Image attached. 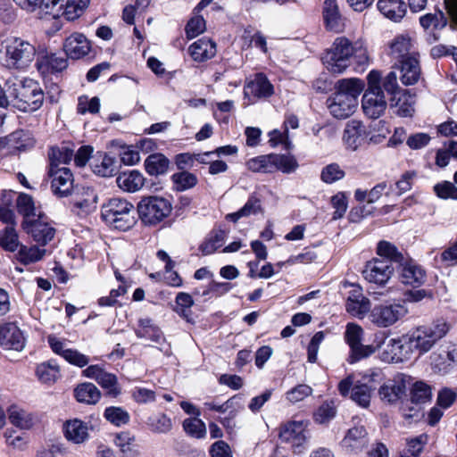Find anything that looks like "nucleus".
<instances>
[{"label": "nucleus", "mask_w": 457, "mask_h": 457, "mask_svg": "<svg viewBox=\"0 0 457 457\" xmlns=\"http://www.w3.org/2000/svg\"><path fill=\"white\" fill-rule=\"evenodd\" d=\"M91 167L95 174L104 178L112 177L116 171L114 159L106 154L95 157Z\"/></svg>", "instance_id": "e433bc0d"}, {"label": "nucleus", "mask_w": 457, "mask_h": 457, "mask_svg": "<svg viewBox=\"0 0 457 457\" xmlns=\"http://www.w3.org/2000/svg\"><path fill=\"white\" fill-rule=\"evenodd\" d=\"M8 417L14 427L22 430L32 428L36 422V418L32 413L18 406H11L8 409Z\"/></svg>", "instance_id": "72a5a7b5"}, {"label": "nucleus", "mask_w": 457, "mask_h": 457, "mask_svg": "<svg viewBox=\"0 0 457 457\" xmlns=\"http://www.w3.org/2000/svg\"><path fill=\"white\" fill-rule=\"evenodd\" d=\"M321 60L329 72L341 74L351 65H354L355 70L364 71L370 62V56L361 38L351 41L346 37H338Z\"/></svg>", "instance_id": "f257e3e1"}, {"label": "nucleus", "mask_w": 457, "mask_h": 457, "mask_svg": "<svg viewBox=\"0 0 457 457\" xmlns=\"http://www.w3.org/2000/svg\"><path fill=\"white\" fill-rule=\"evenodd\" d=\"M89 0H68L62 16L67 21H74L82 15Z\"/></svg>", "instance_id": "6e6d98bb"}, {"label": "nucleus", "mask_w": 457, "mask_h": 457, "mask_svg": "<svg viewBox=\"0 0 457 457\" xmlns=\"http://www.w3.org/2000/svg\"><path fill=\"white\" fill-rule=\"evenodd\" d=\"M368 444L367 431L363 427H354L347 431L342 445L349 452L361 451Z\"/></svg>", "instance_id": "a878e982"}, {"label": "nucleus", "mask_w": 457, "mask_h": 457, "mask_svg": "<svg viewBox=\"0 0 457 457\" xmlns=\"http://www.w3.org/2000/svg\"><path fill=\"white\" fill-rule=\"evenodd\" d=\"M337 410L333 401L323 403L314 413V419L319 423H326L333 419Z\"/></svg>", "instance_id": "680f3d73"}, {"label": "nucleus", "mask_w": 457, "mask_h": 457, "mask_svg": "<svg viewBox=\"0 0 457 457\" xmlns=\"http://www.w3.org/2000/svg\"><path fill=\"white\" fill-rule=\"evenodd\" d=\"M407 313L408 308L404 303L386 302L374 305L368 314V318L374 326L386 328L403 319Z\"/></svg>", "instance_id": "6e6552de"}, {"label": "nucleus", "mask_w": 457, "mask_h": 457, "mask_svg": "<svg viewBox=\"0 0 457 457\" xmlns=\"http://www.w3.org/2000/svg\"><path fill=\"white\" fill-rule=\"evenodd\" d=\"M205 21L201 16L192 18L186 26V34L188 38H194L205 30Z\"/></svg>", "instance_id": "338daca9"}, {"label": "nucleus", "mask_w": 457, "mask_h": 457, "mask_svg": "<svg viewBox=\"0 0 457 457\" xmlns=\"http://www.w3.org/2000/svg\"><path fill=\"white\" fill-rule=\"evenodd\" d=\"M183 428L187 434L195 438H203L206 435L205 424L198 419L185 420Z\"/></svg>", "instance_id": "bf43d9fd"}, {"label": "nucleus", "mask_w": 457, "mask_h": 457, "mask_svg": "<svg viewBox=\"0 0 457 457\" xmlns=\"http://www.w3.org/2000/svg\"><path fill=\"white\" fill-rule=\"evenodd\" d=\"M136 335L139 338L148 339L157 344H161L164 341L161 329L154 326L149 319H142L139 320L138 328L136 329Z\"/></svg>", "instance_id": "c9c22d12"}, {"label": "nucleus", "mask_w": 457, "mask_h": 457, "mask_svg": "<svg viewBox=\"0 0 457 457\" xmlns=\"http://www.w3.org/2000/svg\"><path fill=\"white\" fill-rule=\"evenodd\" d=\"M116 182L123 191L134 193L142 188L145 184V178L141 172L134 170L120 174Z\"/></svg>", "instance_id": "2f4dec72"}, {"label": "nucleus", "mask_w": 457, "mask_h": 457, "mask_svg": "<svg viewBox=\"0 0 457 457\" xmlns=\"http://www.w3.org/2000/svg\"><path fill=\"white\" fill-rule=\"evenodd\" d=\"M411 352L407 337L403 335L387 341L380 354V359L388 363H399L409 359Z\"/></svg>", "instance_id": "2eb2a0df"}, {"label": "nucleus", "mask_w": 457, "mask_h": 457, "mask_svg": "<svg viewBox=\"0 0 457 457\" xmlns=\"http://www.w3.org/2000/svg\"><path fill=\"white\" fill-rule=\"evenodd\" d=\"M245 166L254 173H272L274 172L273 154L250 158L246 161Z\"/></svg>", "instance_id": "ea45409f"}, {"label": "nucleus", "mask_w": 457, "mask_h": 457, "mask_svg": "<svg viewBox=\"0 0 457 457\" xmlns=\"http://www.w3.org/2000/svg\"><path fill=\"white\" fill-rule=\"evenodd\" d=\"M5 443L8 446L14 450L23 451L26 449L28 441L25 436L16 435V431L12 429H6L4 433Z\"/></svg>", "instance_id": "e2e57ef3"}, {"label": "nucleus", "mask_w": 457, "mask_h": 457, "mask_svg": "<svg viewBox=\"0 0 457 457\" xmlns=\"http://www.w3.org/2000/svg\"><path fill=\"white\" fill-rule=\"evenodd\" d=\"M390 54L399 61L410 55L418 56L411 38L407 35H399L390 44Z\"/></svg>", "instance_id": "7c9ffc66"}, {"label": "nucleus", "mask_w": 457, "mask_h": 457, "mask_svg": "<svg viewBox=\"0 0 457 457\" xmlns=\"http://www.w3.org/2000/svg\"><path fill=\"white\" fill-rule=\"evenodd\" d=\"M171 180L177 191H185L194 187L197 184V178L195 174L188 171L174 173Z\"/></svg>", "instance_id": "3c124183"}, {"label": "nucleus", "mask_w": 457, "mask_h": 457, "mask_svg": "<svg viewBox=\"0 0 457 457\" xmlns=\"http://www.w3.org/2000/svg\"><path fill=\"white\" fill-rule=\"evenodd\" d=\"M279 437L282 441L292 443L293 446L302 445L306 439L303 422H288L281 428Z\"/></svg>", "instance_id": "cd10ccee"}, {"label": "nucleus", "mask_w": 457, "mask_h": 457, "mask_svg": "<svg viewBox=\"0 0 457 457\" xmlns=\"http://www.w3.org/2000/svg\"><path fill=\"white\" fill-rule=\"evenodd\" d=\"M345 309L352 316L363 319L371 310L370 301L363 295L361 288L354 287L349 292Z\"/></svg>", "instance_id": "6ab92c4d"}, {"label": "nucleus", "mask_w": 457, "mask_h": 457, "mask_svg": "<svg viewBox=\"0 0 457 457\" xmlns=\"http://www.w3.org/2000/svg\"><path fill=\"white\" fill-rule=\"evenodd\" d=\"M394 270L388 260L373 258L366 262L362 275L368 282L383 286L390 279Z\"/></svg>", "instance_id": "4468645a"}, {"label": "nucleus", "mask_w": 457, "mask_h": 457, "mask_svg": "<svg viewBox=\"0 0 457 457\" xmlns=\"http://www.w3.org/2000/svg\"><path fill=\"white\" fill-rule=\"evenodd\" d=\"M36 376L42 384L46 386L54 385L57 377L56 361L49 360L39 363L36 368Z\"/></svg>", "instance_id": "58836bf2"}, {"label": "nucleus", "mask_w": 457, "mask_h": 457, "mask_svg": "<svg viewBox=\"0 0 457 457\" xmlns=\"http://www.w3.org/2000/svg\"><path fill=\"white\" fill-rule=\"evenodd\" d=\"M22 228L36 242L43 245L52 240L55 233V229L48 225L47 217L40 212L37 219L23 221Z\"/></svg>", "instance_id": "dca6fc26"}, {"label": "nucleus", "mask_w": 457, "mask_h": 457, "mask_svg": "<svg viewBox=\"0 0 457 457\" xmlns=\"http://www.w3.org/2000/svg\"><path fill=\"white\" fill-rule=\"evenodd\" d=\"M361 107L370 119L379 118L386 111V101L382 88L367 89L361 99Z\"/></svg>", "instance_id": "f3484780"}, {"label": "nucleus", "mask_w": 457, "mask_h": 457, "mask_svg": "<svg viewBox=\"0 0 457 457\" xmlns=\"http://www.w3.org/2000/svg\"><path fill=\"white\" fill-rule=\"evenodd\" d=\"M345 171L337 163H330L325 166L320 173V179L327 184H332L345 177Z\"/></svg>", "instance_id": "052dcab7"}, {"label": "nucleus", "mask_w": 457, "mask_h": 457, "mask_svg": "<svg viewBox=\"0 0 457 457\" xmlns=\"http://www.w3.org/2000/svg\"><path fill=\"white\" fill-rule=\"evenodd\" d=\"M37 67L45 82L54 86V79H57V57L55 54H45L40 56Z\"/></svg>", "instance_id": "c756f323"}, {"label": "nucleus", "mask_w": 457, "mask_h": 457, "mask_svg": "<svg viewBox=\"0 0 457 457\" xmlns=\"http://www.w3.org/2000/svg\"><path fill=\"white\" fill-rule=\"evenodd\" d=\"M273 93V86L262 73L256 74L254 79L249 81L245 87V95L248 96L269 97Z\"/></svg>", "instance_id": "393cba45"}, {"label": "nucleus", "mask_w": 457, "mask_h": 457, "mask_svg": "<svg viewBox=\"0 0 457 457\" xmlns=\"http://www.w3.org/2000/svg\"><path fill=\"white\" fill-rule=\"evenodd\" d=\"M216 44L210 38L202 37L188 47L192 59L197 62H206L215 56Z\"/></svg>", "instance_id": "4be33fe9"}, {"label": "nucleus", "mask_w": 457, "mask_h": 457, "mask_svg": "<svg viewBox=\"0 0 457 457\" xmlns=\"http://www.w3.org/2000/svg\"><path fill=\"white\" fill-rule=\"evenodd\" d=\"M448 22V19L442 11L435 13H427L420 17V24L424 29H442Z\"/></svg>", "instance_id": "a18cd8bd"}, {"label": "nucleus", "mask_w": 457, "mask_h": 457, "mask_svg": "<svg viewBox=\"0 0 457 457\" xmlns=\"http://www.w3.org/2000/svg\"><path fill=\"white\" fill-rule=\"evenodd\" d=\"M426 280V271L419 264L406 262L402 269V281L406 285L420 287Z\"/></svg>", "instance_id": "473e14b6"}, {"label": "nucleus", "mask_w": 457, "mask_h": 457, "mask_svg": "<svg viewBox=\"0 0 457 457\" xmlns=\"http://www.w3.org/2000/svg\"><path fill=\"white\" fill-rule=\"evenodd\" d=\"M363 334V328L360 325L352 322L346 325L344 337L350 347L348 362L351 364L370 357L378 348L372 345L361 344Z\"/></svg>", "instance_id": "9d476101"}, {"label": "nucleus", "mask_w": 457, "mask_h": 457, "mask_svg": "<svg viewBox=\"0 0 457 457\" xmlns=\"http://www.w3.org/2000/svg\"><path fill=\"white\" fill-rule=\"evenodd\" d=\"M377 254L382 258L380 260H388L390 263L402 262L403 255L398 251L397 247L390 242L380 241L377 245Z\"/></svg>", "instance_id": "49530a36"}, {"label": "nucleus", "mask_w": 457, "mask_h": 457, "mask_svg": "<svg viewBox=\"0 0 457 457\" xmlns=\"http://www.w3.org/2000/svg\"><path fill=\"white\" fill-rule=\"evenodd\" d=\"M91 49L90 42L81 33L75 32L66 38L63 50L73 60L86 56Z\"/></svg>", "instance_id": "aec40b11"}, {"label": "nucleus", "mask_w": 457, "mask_h": 457, "mask_svg": "<svg viewBox=\"0 0 457 457\" xmlns=\"http://www.w3.org/2000/svg\"><path fill=\"white\" fill-rule=\"evenodd\" d=\"M171 204L163 197L147 196L142 198L137 204L140 219L145 224H156L171 212Z\"/></svg>", "instance_id": "1a4fd4ad"}, {"label": "nucleus", "mask_w": 457, "mask_h": 457, "mask_svg": "<svg viewBox=\"0 0 457 457\" xmlns=\"http://www.w3.org/2000/svg\"><path fill=\"white\" fill-rule=\"evenodd\" d=\"M131 396L137 403L145 404L154 402L155 392L151 389L137 386L131 391Z\"/></svg>", "instance_id": "774afa93"}, {"label": "nucleus", "mask_w": 457, "mask_h": 457, "mask_svg": "<svg viewBox=\"0 0 457 457\" xmlns=\"http://www.w3.org/2000/svg\"><path fill=\"white\" fill-rule=\"evenodd\" d=\"M148 429L156 434H167L172 429L171 419L162 412L150 415L145 422Z\"/></svg>", "instance_id": "4c0bfd02"}, {"label": "nucleus", "mask_w": 457, "mask_h": 457, "mask_svg": "<svg viewBox=\"0 0 457 457\" xmlns=\"http://www.w3.org/2000/svg\"><path fill=\"white\" fill-rule=\"evenodd\" d=\"M312 394V388L305 384L298 385L286 394V398L293 403L303 401Z\"/></svg>", "instance_id": "0e129e2a"}, {"label": "nucleus", "mask_w": 457, "mask_h": 457, "mask_svg": "<svg viewBox=\"0 0 457 457\" xmlns=\"http://www.w3.org/2000/svg\"><path fill=\"white\" fill-rule=\"evenodd\" d=\"M404 390L405 386L403 382L388 380L380 386L378 394L382 401L395 403L401 398Z\"/></svg>", "instance_id": "f704fd0d"}, {"label": "nucleus", "mask_w": 457, "mask_h": 457, "mask_svg": "<svg viewBox=\"0 0 457 457\" xmlns=\"http://www.w3.org/2000/svg\"><path fill=\"white\" fill-rule=\"evenodd\" d=\"M0 245L6 251L14 252L19 246V238L14 225L0 230Z\"/></svg>", "instance_id": "603ef678"}, {"label": "nucleus", "mask_w": 457, "mask_h": 457, "mask_svg": "<svg viewBox=\"0 0 457 457\" xmlns=\"http://www.w3.org/2000/svg\"><path fill=\"white\" fill-rule=\"evenodd\" d=\"M273 166L274 171L292 173L297 169L298 163L294 156L273 154Z\"/></svg>", "instance_id": "864d4df0"}, {"label": "nucleus", "mask_w": 457, "mask_h": 457, "mask_svg": "<svg viewBox=\"0 0 457 457\" xmlns=\"http://www.w3.org/2000/svg\"><path fill=\"white\" fill-rule=\"evenodd\" d=\"M323 20L328 30L341 32L345 28V20L340 13L337 0H325L323 4Z\"/></svg>", "instance_id": "412c9836"}, {"label": "nucleus", "mask_w": 457, "mask_h": 457, "mask_svg": "<svg viewBox=\"0 0 457 457\" xmlns=\"http://www.w3.org/2000/svg\"><path fill=\"white\" fill-rule=\"evenodd\" d=\"M59 356H62L69 363L78 367H85L89 362L87 356L80 353L74 349H63L62 344L59 342Z\"/></svg>", "instance_id": "4d7b16f0"}, {"label": "nucleus", "mask_w": 457, "mask_h": 457, "mask_svg": "<svg viewBox=\"0 0 457 457\" xmlns=\"http://www.w3.org/2000/svg\"><path fill=\"white\" fill-rule=\"evenodd\" d=\"M401 81L405 86L416 84L420 78V67L418 57L407 56L400 61Z\"/></svg>", "instance_id": "5701e85b"}, {"label": "nucleus", "mask_w": 457, "mask_h": 457, "mask_svg": "<svg viewBox=\"0 0 457 457\" xmlns=\"http://www.w3.org/2000/svg\"><path fill=\"white\" fill-rule=\"evenodd\" d=\"M449 329L445 320H437L432 326L420 327L410 334H406L411 351L418 350L420 353L428 352L435 343L445 336Z\"/></svg>", "instance_id": "0eeeda50"}, {"label": "nucleus", "mask_w": 457, "mask_h": 457, "mask_svg": "<svg viewBox=\"0 0 457 457\" xmlns=\"http://www.w3.org/2000/svg\"><path fill=\"white\" fill-rule=\"evenodd\" d=\"M170 161L162 154H150L145 161L146 172L151 176H158L167 172Z\"/></svg>", "instance_id": "a19ab883"}, {"label": "nucleus", "mask_w": 457, "mask_h": 457, "mask_svg": "<svg viewBox=\"0 0 457 457\" xmlns=\"http://www.w3.org/2000/svg\"><path fill=\"white\" fill-rule=\"evenodd\" d=\"M98 195L91 187L75 183L69 168H59V204L77 215L87 214L96 208Z\"/></svg>", "instance_id": "f03ea898"}, {"label": "nucleus", "mask_w": 457, "mask_h": 457, "mask_svg": "<svg viewBox=\"0 0 457 457\" xmlns=\"http://www.w3.org/2000/svg\"><path fill=\"white\" fill-rule=\"evenodd\" d=\"M36 54L33 45L21 37H10L3 42L0 59L8 69L23 70L29 66Z\"/></svg>", "instance_id": "39448f33"}, {"label": "nucleus", "mask_w": 457, "mask_h": 457, "mask_svg": "<svg viewBox=\"0 0 457 457\" xmlns=\"http://www.w3.org/2000/svg\"><path fill=\"white\" fill-rule=\"evenodd\" d=\"M82 375L96 381L109 396L117 397L121 393L117 376L108 372L101 365H89L82 370Z\"/></svg>", "instance_id": "f8f14e48"}, {"label": "nucleus", "mask_w": 457, "mask_h": 457, "mask_svg": "<svg viewBox=\"0 0 457 457\" xmlns=\"http://www.w3.org/2000/svg\"><path fill=\"white\" fill-rule=\"evenodd\" d=\"M45 250H41L37 246L21 245L18 251V260L25 264H30L38 262L44 256Z\"/></svg>", "instance_id": "5fc2aeb1"}, {"label": "nucleus", "mask_w": 457, "mask_h": 457, "mask_svg": "<svg viewBox=\"0 0 457 457\" xmlns=\"http://www.w3.org/2000/svg\"><path fill=\"white\" fill-rule=\"evenodd\" d=\"M374 387L361 381L354 382L352 375L342 379L338 384V391L341 395L346 396L350 394L351 399L362 408L370 405Z\"/></svg>", "instance_id": "9b49d317"}, {"label": "nucleus", "mask_w": 457, "mask_h": 457, "mask_svg": "<svg viewBox=\"0 0 457 457\" xmlns=\"http://www.w3.org/2000/svg\"><path fill=\"white\" fill-rule=\"evenodd\" d=\"M434 191L439 198L457 200V187L450 181L437 183Z\"/></svg>", "instance_id": "69168bd1"}, {"label": "nucleus", "mask_w": 457, "mask_h": 457, "mask_svg": "<svg viewBox=\"0 0 457 457\" xmlns=\"http://www.w3.org/2000/svg\"><path fill=\"white\" fill-rule=\"evenodd\" d=\"M102 218L109 226L126 231L135 224L133 204L125 199L113 197L103 206Z\"/></svg>", "instance_id": "423d86ee"}, {"label": "nucleus", "mask_w": 457, "mask_h": 457, "mask_svg": "<svg viewBox=\"0 0 457 457\" xmlns=\"http://www.w3.org/2000/svg\"><path fill=\"white\" fill-rule=\"evenodd\" d=\"M431 396L432 392L428 385L421 381L414 383L411 392L412 403H425L430 401Z\"/></svg>", "instance_id": "13d9d810"}, {"label": "nucleus", "mask_w": 457, "mask_h": 457, "mask_svg": "<svg viewBox=\"0 0 457 457\" xmlns=\"http://www.w3.org/2000/svg\"><path fill=\"white\" fill-rule=\"evenodd\" d=\"M17 211L23 216V221L37 217L38 213L33 198L25 193H21L16 200Z\"/></svg>", "instance_id": "37998d69"}, {"label": "nucleus", "mask_w": 457, "mask_h": 457, "mask_svg": "<svg viewBox=\"0 0 457 457\" xmlns=\"http://www.w3.org/2000/svg\"><path fill=\"white\" fill-rule=\"evenodd\" d=\"M62 429L65 438L73 444H82L88 437L87 423L78 419L66 421Z\"/></svg>", "instance_id": "b1692460"}, {"label": "nucleus", "mask_w": 457, "mask_h": 457, "mask_svg": "<svg viewBox=\"0 0 457 457\" xmlns=\"http://www.w3.org/2000/svg\"><path fill=\"white\" fill-rule=\"evenodd\" d=\"M74 397L79 403L95 405L100 401L102 393L95 384L83 382L74 388Z\"/></svg>", "instance_id": "c85d7f7f"}, {"label": "nucleus", "mask_w": 457, "mask_h": 457, "mask_svg": "<svg viewBox=\"0 0 457 457\" xmlns=\"http://www.w3.org/2000/svg\"><path fill=\"white\" fill-rule=\"evenodd\" d=\"M379 12L387 19L398 22L406 14V4L402 0H378L377 4Z\"/></svg>", "instance_id": "bb28decb"}, {"label": "nucleus", "mask_w": 457, "mask_h": 457, "mask_svg": "<svg viewBox=\"0 0 457 457\" xmlns=\"http://www.w3.org/2000/svg\"><path fill=\"white\" fill-rule=\"evenodd\" d=\"M104 417L117 427L126 425L130 420L129 413L121 407L110 406L104 410Z\"/></svg>", "instance_id": "8fccbe9b"}, {"label": "nucleus", "mask_w": 457, "mask_h": 457, "mask_svg": "<svg viewBox=\"0 0 457 457\" xmlns=\"http://www.w3.org/2000/svg\"><path fill=\"white\" fill-rule=\"evenodd\" d=\"M176 307L174 311L187 322H192L191 307L194 305L192 296L184 292H180L176 296Z\"/></svg>", "instance_id": "de8ad7c7"}, {"label": "nucleus", "mask_w": 457, "mask_h": 457, "mask_svg": "<svg viewBox=\"0 0 457 457\" xmlns=\"http://www.w3.org/2000/svg\"><path fill=\"white\" fill-rule=\"evenodd\" d=\"M9 105L18 110L29 112L40 108L44 94L38 83L27 77L12 76L7 79Z\"/></svg>", "instance_id": "7ed1b4c3"}, {"label": "nucleus", "mask_w": 457, "mask_h": 457, "mask_svg": "<svg viewBox=\"0 0 457 457\" xmlns=\"http://www.w3.org/2000/svg\"><path fill=\"white\" fill-rule=\"evenodd\" d=\"M0 345L6 350L21 351L24 348V335L15 323L9 322L1 326Z\"/></svg>", "instance_id": "a211bd4d"}, {"label": "nucleus", "mask_w": 457, "mask_h": 457, "mask_svg": "<svg viewBox=\"0 0 457 457\" xmlns=\"http://www.w3.org/2000/svg\"><path fill=\"white\" fill-rule=\"evenodd\" d=\"M114 444L126 457H132L137 453L135 437L129 432L117 434Z\"/></svg>", "instance_id": "09e8293b"}, {"label": "nucleus", "mask_w": 457, "mask_h": 457, "mask_svg": "<svg viewBox=\"0 0 457 457\" xmlns=\"http://www.w3.org/2000/svg\"><path fill=\"white\" fill-rule=\"evenodd\" d=\"M226 238V232L220 229L214 230L210 237L200 245L199 250L204 255H209L220 249Z\"/></svg>", "instance_id": "c03bdc74"}, {"label": "nucleus", "mask_w": 457, "mask_h": 457, "mask_svg": "<svg viewBox=\"0 0 457 457\" xmlns=\"http://www.w3.org/2000/svg\"><path fill=\"white\" fill-rule=\"evenodd\" d=\"M395 112L401 117H411L414 112V101L406 90L395 96V100H392Z\"/></svg>", "instance_id": "79ce46f5"}, {"label": "nucleus", "mask_w": 457, "mask_h": 457, "mask_svg": "<svg viewBox=\"0 0 457 457\" xmlns=\"http://www.w3.org/2000/svg\"><path fill=\"white\" fill-rule=\"evenodd\" d=\"M364 83L359 79H345L337 82V92L327 101L329 112L337 119L351 116L358 105Z\"/></svg>", "instance_id": "20e7f679"}, {"label": "nucleus", "mask_w": 457, "mask_h": 457, "mask_svg": "<svg viewBox=\"0 0 457 457\" xmlns=\"http://www.w3.org/2000/svg\"><path fill=\"white\" fill-rule=\"evenodd\" d=\"M368 128L360 120H349L345 128L343 141L346 148L355 151L368 140L377 142V137H370ZM379 136H378V137Z\"/></svg>", "instance_id": "ddd939ff"}]
</instances>
